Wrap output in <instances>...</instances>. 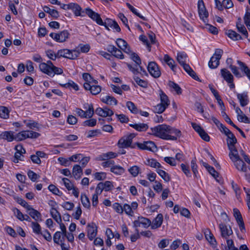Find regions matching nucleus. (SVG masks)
Listing matches in <instances>:
<instances>
[{
    "instance_id": "603ef678",
    "label": "nucleus",
    "mask_w": 250,
    "mask_h": 250,
    "mask_svg": "<svg viewBox=\"0 0 250 250\" xmlns=\"http://www.w3.org/2000/svg\"><path fill=\"white\" fill-rule=\"evenodd\" d=\"M27 138L37 139L41 136V134L32 130H26Z\"/></svg>"
},
{
    "instance_id": "f03ea898",
    "label": "nucleus",
    "mask_w": 250,
    "mask_h": 250,
    "mask_svg": "<svg viewBox=\"0 0 250 250\" xmlns=\"http://www.w3.org/2000/svg\"><path fill=\"white\" fill-rule=\"evenodd\" d=\"M39 68L41 71L50 77H53L55 74H61L63 72L61 68L54 66L50 61H48L46 63H41Z\"/></svg>"
},
{
    "instance_id": "b1692460",
    "label": "nucleus",
    "mask_w": 250,
    "mask_h": 250,
    "mask_svg": "<svg viewBox=\"0 0 250 250\" xmlns=\"http://www.w3.org/2000/svg\"><path fill=\"white\" fill-rule=\"evenodd\" d=\"M0 137L1 138L10 142L15 140V135L14 134V132L13 131H5L2 132Z\"/></svg>"
},
{
    "instance_id": "9b49d317",
    "label": "nucleus",
    "mask_w": 250,
    "mask_h": 250,
    "mask_svg": "<svg viewBox=\"0 0 250 250\" xmlns=\"http://www.w3.org/2000/svg\"><path fill=\"white\" fill-rule=\"evenodd\" d=\"M151 224V222L149 219L139 216L136 220L133 222V227L136 229H138L141 225H142L144 228H147L150 226Z\"/></svg>"
},
{
    "instance_id": "7c9ffc66",
    "label": "nucleus",
    "mask_w": 250,
    "mask_h": 250,
    "mask_svg": "<svg viewBox=\"0 0 250 250\" xmlns=\"http://www.w3.org/2000/svg\"><path fill=\"white\" fill-rule=\"evenodd\" d=\"M226 34L229 38L233 41L242 40L241 36L232 30L229 29L228 30Z\"/></svg>"
},
{
    "instance_id": "a18cd8bd",
    "label": "nucleus",
    "mask_w": 250,
    "mask_h": 250,
    "mask_svg": "<svg viewBox=\"0 0 250 250\" xmlns=\"http://www.w3.org/2000/svg\"><path fill=\"white\" fill-rule=\"evenodd\" d=\"M167 107L163 104L160 103L154 107L153 110L155 113L161 114L163 113Z\"/></svg>"
},
{
    "instance_id": "f257e3e1",
    "label": "nucleus",
    "mask_w": 250,
    "mask_h": 250,
    "mask_svg": "<svg viewBox=\"0 0 250 250\" xmlns=\"http://www.w3.org/2000/svg\"><path fill=\"white\" fill-rule=\"evenodd\" d=\"M147 133L163 140L173 141L177 140L182 135L180 130L165 124L150 128Z\"/></svg>"
},
{
    "instance_id": "ea45409f",
    "label": "nucleus",
    "mask_w": 250,
    "mask_h": 250,
    "mask_svg": "<svg viewBox=\"0 0 250 250\" xmlns=\"http://www.w3.org/2000/svg\"><path fill=\"white\" fill-rule=\"evenodd\" d=\"M156 171L165 182H167L170 180V177L169 174L165 171L162 169H157Z\"/></svg>"
},
{
    "instance_id": "20e7f679",
    "label": "nucleus",
    "mask_w": 250,
    "mask_h": 250,
    "mask_svg": "<svg viewBox=\"0 0 250 250\" xmlns=\"http://www.w3.org/2000/svg\"><path fill=\"white\" fill-rule=\"evenodd\" d=\"M136 134L135 133H130L128 135L124 136L119 139L117 143V146L119 148H135L136 143L132 145V139L135 138Z\"/></svg>"
},
{
    "instance_id": "9d476101",
    "label": "nucleus",
    "mask_w": 250,
    "mask_h": 250,
    "mask_svg": "<svg viewBox=\"0 0 250 250\" xmlns=\"http://www.w3.org/2000/svg\"><path fill=\"white\" fill-rule=\"evenodd\" d=\"M85 14L93 21H95L98 24H103V21L101 18L100 15L94 12L89 7L85 9Z\"/></svg>"
},
{
    "instance_id": "774afa93",
    "label": "nucleus",
    "mask_w": 250,
    "mask_h": 250,
    "mask_svg": "<svg viewBox=\"0 0 250 250\" xmlns=\"http://www.w3.org/2000/svg\"><path fill=\"white\" fill-rule=\"evenodd\" d=\"M131 59L135 62L136 64L140 65L141 63V60L139 56L136 54L135 53L133 52L130 55Z\"/></svg>"
},
{
    "instance_id": "c03bdc74",
    "label": "nucleus",
    "mask_w": 250,
    "mask_h": 250,
    "mask_svg": "<svg viewBox=\"0 0 250 250\" xmlns=\"http://www.w3.org/2000/svg\"><path fill=\"white\" fill-rule=\"evenodd\" d=\"M60 85L65 88H73L75 90L79 89L78 85L71 80L66 83L60 84Z\"/></svg>"
},
{
    "instance_id": "ddd939ff",
    "label": "nucleus",
    "mask_w": 250,
    "mask_h": 250,
    "mask_svg": "<svg viewBox=\"0 0 250 250\" xmlns=\"http://www.w3.org/2000/svg\"><path fill=\"white\" fill-rule=\"evenodd\" d=\"M219 229L222 237L225 239H228V237L232 235L233 233L231 227L230 226L228 227L224 224H220Z\"/></svg>"
},
{
    "instance_id": "c756f323",
    "label": "nucleus",
    "mask_w": 250,
    "mask_h": 250,
    "mask_svg": "<svg viewBox=\"0 0 250 250\" xmlns=\"http://www.w3.org/2000/svg\"><path fill=\"white\" fill-rule=\"evenodd\" d=\"M50 214L52 218L58 223H61L62 221L61 215L60 212L54 208H52L50 210Z\"/></svg>"
},
{
    "instance_id": "39448f33",
    "label": "nucleus",
    "mask_w": 250,
    "mask_h": 250,
    "mask_svg": "<svg viewBox=\"0 0 250 250\" xmlns=\"http://www.w3.org/2000/svg\"><path fill=\"white\" fill-rule=\"evenodd\" d=\"M223 53V51L221 49H216L213 55L211 57L208 65L209 68L214 69L217 68L220 63V60L221 59Z\"/></svg>"
},
{
    "instance_id": "49530a36",
    "label": "nucleus",
    "mask_w": 250,
    "mask_h": 250,
    "mask_svg": "<svg viewBox=\"0 0 250 250\" xmlns=\"http://www.w3.org/2000/svg\"><path fill=\"white\" fill-rule=\"evenodd\" d=\"M126 105L132 113L137 114L139 112V110L133 102L128 101L126 103Z\"/></svg>"
},
{
    "instance_id": "423d86ee",
    "label": "nucleus",
    "mask_w": 250,
    "mask_h": 250,
    "mask_svg": "<svg viewBox=\"0 0 250 250\" xmlns=\"http://www.w3.org/2000/svg\"><path fill=\"white\" fill-rule=\"evenodd\" d=\"M49 36L57 42H63L69 38L70 34L65 30L57 33H51Z\"/></svg>"
},
{
    "instance_id": "7ed1b4c3",
    "label": "nucleus",
    "mask_w": 250,
    "mask_h": 250,
    "mask_svg": "<svg viewBox=\"0 0 250 250\" xmlns=\"http://www.w3.org/2000/svg\"><path fill=\"white\" fill-rule=\"evenodd\" d=\"M83 87L86 90H89L93 95H97L101 91V88L99 85H96L98 83L96 79H84Z\"/></svg>"
},
{
    "instance_id": "1a4fd4ad",
    "label": "nucleus",
    "mask_w": 250,
    "mask_h": 250,
    "mask_svg": "<svg viewBox=\"0 0 250 250\" xmlns=\"http://www.w3.org/2000/svg\"><path fill=\"white\" fill-rule=\"evenodd\" d=\"M73 52H76L75 50H70L67 49H61L58 51L57 56H59V58L64 57L74 60L77 58L78 55L77 54H73Z\"/></svg>"
},
{
    "instance_id": "4468645a",
    "label": "nucleus",
    "mask_w": 250,
    "mask_h": 250,
    "mask_svg": "<svg viewBox=\"0 0 250 250\" xmlns=\"http://www.w3.org/2000/svg\"><path fill=\"white\" fill-rule=\"evenodd\" d=\"M226 63L235 77L240 78L244 76L241 72L239 71L238 68L236 66L232 65V59L230 58H228L226 60Z\"/></svg>"
},
{
    "instance_id": "4d7b16f0",
    "label": "nucleus",
    "mask_w": 250,
    "mask_h": 250,
    "mask_svg": "<svg viewBox=\"0 0 250 250\" xmlns=\"http://www.w3.org/2000/svg\"><path fill=\"white\" fill-rule=\"evenodd\" d=\"M221 76L223 78H233L232 75L226 68L221 69Z\"/></svg>"
},
{
    "instance_id": "13d9d810",
    "label": "nucleus",
    "mask_w": 250,
    "mask_h": 250,
    "mask_svg": "<svg viewBox=\"0 0 250 250\" xmlns=\"http://www.w3.org/2000/svg\"><path fill=\"white\" fill-rule=\"evenodd\" d=\"M140 170L139 167L137 166H132L128 169L130 173L134 177L138 175Z\"/></svg>"
},
{
    "instance_id": "f8f14e48",
    "label": "nucleus",
    "mask_w": 250,
    "mask_h": 250,
    "mask_svg": "<svg viewBox=\"0 0 250 250\" xmlns=\"http://www.w3.org/2000/svg\"><path fill=\"white\" fill-rule=\"evenodd\" d=\"M15 149L16 152L15 153L13 162L15 163H17L19 162V160H23L22 158H23V156L22 154H24L26 152V151L22 147V146L21 145H17L15 146Z\"/></svg>"
},
{
    "instance_id": "bb28decb",
    "label": "nucleus",
    "mask_w": 250,
    "mask_h": 250,
    "mask_svg": "<svg viewBox=\"0 0 250 250\" xmlns=\"http://www.w3.org/2000/svg\"><path fill=\"white\" fill-rule=\"evenodd\" d=\"M236 168L242 172H246L247 171V167L245 163L241 159L236 160L235 162H233Z\"/></svg>"
},
{
    "instance_id": "6ab92c4d",
    "label": "nucleus",
    "mask_w": 250,
    "mask_h": 250,
    "mask_svg": "<svg viewBox=\"0 0 250 250\" xmlns=\"http://www.w3.org/2000/svg\"><path fill=\"white\" fill-rule=\"evenodd\" d=\"M164 61L173 72H175L176 70L179 68L175 64V62L174 60L170 58L169 55L167 54L165 55Z\"/></svg>"
},
{
    "instance_id": "f704fd0d",
    "label": "nucleus",
    "mask_w": 250,
    "mask_h": 250,
    "mask_svg": "<svg viewBox=\"0 0 250 250\" xmlns=\"http://www.w3.org/2000/svg\"><path fill=\"white\" fill-rule=\"evenodd\" d=\"M145 164L152 167L156 168L158 169L163 167L159 162L153 159H147L146 162H145Z\"/></svg>"
},
{
    "instance_id": "412c9836",
    "label": "nucleus",
    "mask_w": 250,
    "mask_h": 250,
    "mask_svg": "<svg viewBox=\"0 0 250 250\" xmlns=\"http://www.w3.org/2000/svg\"><path fill=\"white\" fill-rule=\"evenodd\" d=\"M29 215L35 221H42V215L38 210L31 207L28 210Z\"/></svg>"
},
{
    "instance_id": "37998d69",
    "label": "nucleus",
    "mask_w": 250,
    "mask_h": 250,
    "mask_svg": "<svg viewBox=\"0 0 250 250\" xmlns=\"http://www.w3.org/2000/svg\"><path fill=\"white\" fill-rule=\"evenodd\" d=\"M81 200L83 205L87 208L90 207V203L87 196L84 194H82L81 196Z\"/></svg>"
},
{
    "instance_id": "e433bc0d",
    "label": "nucleus",
    "mask_w": 250,
    "mask_h": 250,
    "mask_svg": "<svg viewBox=\"0 0 250 250\" xmlns=\"http://www.w3.org/2000/svg\"><path fill=\"white\" fill-rule=\"evenodd\" d=\"M160 98L161 101L160 103L168 107L170 104V101L167 95L161 90H160Z\"/></svg>"
},
{
    "instance_id": "2eb2a0df",
    "label": "nucleus",
    "mask_w": 250,
    "mask_h": 250,
    "mask_svg": "<svg viewBox=\"0 0 250 250\" xmlns=\"http://www.w3.org/2000/svg\"><path fill=\"white\" fill-rule=\"evenodd\" d=\"M198 13L200 18L204 20V18H207L208 14L206 10L204 3L203 0H198Z\"/></svg>"
},
{
    "instance_id": "4be33fe9",
    "label": "nucleus",
    "mask_w": 250,
    "mask_h": 250,
    "mask_svg": "<svg viewBox=\"0 0 250 250\" xmlns=\"http://www.w3.org/2000/svg\"><path fill=\"white\" fill-rule=\"evenodd\" d=\"M227 143L229 149H234L235 145L237 143V139L232 133L227 136Z\"/></svg>"
},
{
    "instance_id": "79ce46f5",
    "label": "nucleus",
    "mask_w": 250,
    "mask_h": 250,
    "mask_svg": "<svg viewBox=\"0 0 250 250\" xmlns=\"http://www.w3.org/2000/svg\"><path fill=\"white\" fill-rule=\"evenodd\" d=\"M26 131H21L15 135V140L16 141H21L27 139Z\"/></svg>"
},
{
    "instance_id": "cd10ccee",
    "label": "nucleus",
    "mask_w": 250,
    "mask_h": 250,
    "mask_svg": "<svg viewBox=\"0 0 250 250\" xmlns=\"http://www.w3.org/2000/svg\"><path fill=\"white\" fill-rule=\"evenodd\" d=\"M72 174L76 179H79L83 174V170L80 166L75 165L74 166Z\"/></svg>"
},
{
    "instance_id": "3c124183",
    "label": "nucleus",
    "mask_w": 250,
    "mask_h": 250,
    "mask_svg": "<svg viewBox=\"0 0 250 250\" xmlns=\"http://www.w3.org/2000/svg\"><path fill=\"white\" fill-rule=\"evenodd\" d=\"M87 105L88 108L85 111V115L86 116V118H91L94 113V108L92 104H87Z\"/></svg>"
},
{
    "instance_id": "c85d7f7f",
    "label": "nucleus",
    "mask_w": 250,
    "mask_h": 250,
    "mask_svg": "<svg viewBox=\"0 0 250 250\" xmlns=\"http://www.w3.org/2000/svg\"><path fill=\"white\" fill-rule=\"evenodd\" d=\"M205 236L207 241L211 244L214 245L216 243V241L209 229H206L204 231Z\"/></svg>"
},
{
    "instance_id": "a19ab883",
    "label": "nucleus",
    "mask_w": 250,
    "mask_h": 250,
    "mask_svg": "<svg viewBox=\"0 0 250 250\" xmlns=\"http://www.w3.org/2000/svg\"><path fill=\"white\" fill-rule=\"evenodd\" d=\"M9 116V111L8 109L5 107L0 106V117L3 119H7Z\"/></svg>"
},
{
    "instance_id": "473e14b6",
    "label": "nucleus",
    "mask_w": 250,
    "mask_h": 250,
    "mask_svg": "<svg viewBox=\"0 0 250 250\" xmlns=\"http://www.w3.org/2000/svg\"><path fill=\"white\" fill-rule=\"evenodd\" d=\"M188 56L187 54L184 52H178L177 55V61L181 65L186 64V62Z\"/></svg>"
},
{
    "instance_id": "c9c22d12",
    "label": "nucleus",
    "mask_w": 250,
    "mask_h": 250,
    "mask_svg": "<svg viewBox=\"0 0 250 250\" xmlns=\"http://www.w3.org/2000/svg\"><path fill=\"white\" fill-rule=\"evenodd\" d=\"M110 171L116 175H122L125 172V169L121 166L114 165L111 167Z\"/></svg>"
},
{
    "instance_id": "338daca9",
    "label": "nucleus",
    "mask_w": 250,
    "mask_h": 250,
    "mask_svg": "<svg viewBox=\"0 0 250 250\" xmlns=\"http://www.w3.org/2000/svg\"><path fill=\"white\" fill-rule=\"evenodd\" d=\"M27 175L29 178L33 182H35L38 178H39V176L37 175L34 171L29 170L27 172Z\"/></svg>"
},
{
    "instance_id": "f3484780",
    "label": "nucleus",
    "mask_w": 250,
    "mask_h": 250,
    "mask_svg": "<svg viewBox=\"0 0 250 250\" xmlns=\"http://www.w3.org/2000/svg\"><path fill=\"white\" fill-rule=\"evenodd\" d=\"M87 236L90 240H92L97 235V229L95 224L92 223L87 225Z\"/></svg>"
},
{
    "instance_id": "4c0bfd02",
    "label": "nucleus",
    "mask_w": 250,
    "mask_h": 250,
    "mask_svg": "<svg viewBox=\"0 0 250 250\" xmlns=\"http://www.w3.org/2000/svg\"><path fill=\"white\" fill-rule=\"evenodd\" d=\"M229 150L230 151L229 153V157L232 162H235L236 160L240 159L236 147H234V149Z\"/></svg>"
},
{
    "instance_id": "e2e57ef3",
    "label": "nucleus",
    "mask_w": 250,
    "mask_h": 250,
    "mask_svg": "<svg viewBox=\"0 0 250 250\" xmlns=\"http://www.w3.org/2000/svg\"><path fill=\"white\" fill-rule=\"evenodd\" d=\"M233 211L234 217H235L237 222L243 220L241 214L238 209L234 208L233 209Z\"/></svg>"
},
{
    "instance_id": "69168bd1",
    "label": "nucleus",
    "mask_w": 250,
    "mask_h": 250,
    "mask_svg": "<svg viewBox=\"0 0 250 250\" xmlns=\"http://www.w3.org/2000/svg\"><path fill=\"white\" fill-rule=\"evenodd\" d=\"M13 210L15 215L17 217V218L18 219H19L21 221L24 220V215H23L19 209L17 208H13Z\"/></svg>"
},
{
    "instance_id": "72a5a7b5",
    "label": "nucleus",
    "mask_w": 250,
    "mask_h": 250,
    "mask_svg": "<svg viewBox=\"0 0 250 250\" xmlns=\"http://www.w3.org/2000/svg\"><path fill=\"white\" fill-rule=\"evenodd\" d=\"M44 11L48 13L52 17L57 19L59 17V14L57 10L53 9H51L48 6H44L43 8Z\"/></svg>"
},
{
    "instance_id": "a878e982",
    "label": "nucleus",
    "mask_w": 250,
    "mask_h": 250,
    "mask_svg": "<svg viewBox=\"0 0 250 250\" xmlns=\"http://www.w3.org/2000/svg\"><path fill=\"white\" fill-rule=\"evenodd\" d=\"M237 97L242 106H245L248 104L249 98L247 93H243L242 94L238 93L237 95Z\"/></svg>"
},
{
    "instance_id": "5fc2aeb1",
    "label": "nucleus",
    "mask_w": 250,
    "mask_h": 250,
    "mask_svg": "<svg viewBox=\"0 0 250 250\" xmlns=\"http://www.w3.org/2000/svg\"><path fill=\"white\" fill-rule=\"evenodd\" d=\"M96 119L92 118L84 121L83 123V125L85 126L93 127L96 125Z\"/></svg>"
},
{
    "instance_id": "052dcab7",
    "label": "nucleus",
    "mask_w": 250,
    "mask_h": 250,
    "mask_svg": "<svg viewBox=\"0 0 250 250\" xmlns=\"http://www.w3.org/2000/svg\"><path fill=\"white\" fill-rule=\"evenodd\" d=\"M127 66L129 69L134 75H139V66L137 64H136L134 66H132L131 65L127 63Z\"/></svg>"
},
{
    "instance_id": "0eeeda50",
    "label": "nucleus",
    "mask_w": 250,
    "mask_h": 250,
    "mask_svg": "<svg viewBox=\"0 0 250 250\" xmlns=\"http://www.w3.org/2000/svg\"><path fill=\"white\" fill-rule=\"evenodd\" d=\"M147 68L150 74L154 78H158L160 76L161 73L160 68L155 62H149Z\"/></svg>"
},
{
    "instance_id": "0e129e2a",
    "label": "nucleus",
    "mask_w": 250,
    "mask_h": 250,
    "mask_svg": "<svg viewBox=\"0 0 250 250\" xmlns=\"http://www.w3.org/2000/svg\"><path fill=\"white\" fill-rule=\"evenodd\" d=\"M113 208L115 211L119 214L123 213V206L118 203H115L112 205Z\"/></svg>"
},
{
    "instance_id": "8fccbe9b",
    "label": "nucleus",
    "mask_w": 250,
    "mask_h": 250,
    "mask_svg": "<svg viewBox=\"0 0 250 250\" xmlns=\"http://www.w3.org/2000/svg\"><path fill=\"white\" fill-rule=\"evenodd\" d=\"M31 227L33 229V231L35 233L38 234L42 233L41 227L39 224L37 222H32Z\"/></svg>"
},
{
    "instance_id": "6e6d98bb",
    "label": "nucleus",
    "mask_w": 250,
    "mask_h": 250,
    "mask_svg": "<svg viewBox=\"0 0 250 250\" xmlns=\"http://www.w3.org/2000/svg\"><path fill=\"white\" fill-rule=\"evenodd\" d=\"M26 126L31 129H36L38 130H39V124L34 121H29L28 122L26 123Z\"/></svg>"
},
{
    "instance_id": "bf43d9fd",
    "label": "nucleus",
    "mask_w": 250,
    "mask_h": 250,
    "mask_svg": "<svg viewBox=\"0 0 250 250\" xmlns=\"http://www.w3.org/2000/svg\"><path fill=\"white\" fill-rule=\"evenodd\" d=\"M62 180L63 182L64 185L68 190H72V189L73 188V184L68 178H63Z\"/></svg>"
},
{
    "instance_id": "393cba45",
    "label": "nucleus",
    "mask_w": 250,
    "mask_h": 250,
    "mask_svg": "<svg viewBox=\"0 0 250 250\" xmlns=\"http://www.w3.org/2000/svg\"><path fill=\"white\" fill-rule=\"evenodd\" d=\"M237 62L239 65V68L241 72L245 74L248 78H250V69L246 65L245 63L240 61H237Z\"/></svg>"
},
{
    "instance_id": "5701e85b",
    "label": "nucleus",
    "mask_w": 250,
    "mask_h": 250,
    "mask_svg": "<svg viewBox=\"0 0 250 250\" xmlns=\"http://www.w3.org/2000/svg\"><path fill=\"white\" fill-rule=\"evenodd\" d=\"M236 26L238 32L242 33L247 38L249 35L248 32L245 26L241 23V18L239 17L238 18Z\"/></svg>"
},
{
    "instance_id": "58836bf2",
    "label": "nucleus",
    "mask_w": 250,
    "mask_h": 250,
    "mask_svg": "<svg viewBox=\"0 0 250 250\" xmlns=\"http://www.w3.org/2000/svg\"><path fill=\"white\" fill-rule=\"evenodd\" d=\"M183 67L185 71L189 75V76L192 77V78H198L196 75L195 72L193 71V70L190 67V66L188 64H185L183 65Z\"/></svg>"
},
{
    "instance_id": "2f4dec72",
    "label": "nucleus",
    "mask_w": 250,
    "mask_h": 250,
    "mask_svg": "<svg viewBox=\"0 0 250 250\" xmlns=\"http://www.w3.org/2000/svg\"><path fill=\"white\" fill-rule=\"evenodd\" d=\"M70 9L73 11L75 16H83V15H82L81 13L82 8L78 4L75 3H70Z\"/></svg>"
},
{
    "instance_id": "de8ad7c7",
    "label": "nucleus",
    "mask_w": 250,
    "mask_h": 250,
    "mask_svg": "<svg viewBox=\"0 0 250 250\" xmlns=\"http://www.w3.org/2000/svg\"><path fill=\"white\" fill-rule=\"evenodd\" d=\"M168 85L171 88H172L177 93V94L180 95L182 93V89L178 84L174 82L169 81L168 82Z\"/></svg>"
},
{
    "instance_id": "aec40b11",
    "label": "nucleus",
    "mask_w": 250,
    "mask_h": 250,
    "mask_svg": "<svg viewBox=\"0 0 250 250\" xmlns=\"http://www.w3.org/2000/svg\"><path fill=\"white\" fill-rule=\"evenodd\" d=\"M163 221V215L161 213L157 215L153 220L151 228L152 229H156L161 227Z\"/></svg>"
},
{
    "instance_id": "864d4df0",
    "label": "nucleus",
    "mask_w": 250,
    "mask_h": 250,
    "mask_svg": "<svg viewBox=\"0 0 250 250\" xmlns=\"http://www.w3.org/2000/svg\"><path fill=\"white\" fill-rule=\"evenodd\" d=\"M116 43L117 46L122 50L124 48L128 45L127 42L121 38L117 39L116 41Z\"/></svg>"
},
{
    "instance_id": "680f3d73",
    "label": "nucleus",
    "mask_w": 250,
    "mask_h": 250,
    "mask_svg": "<svg viewBox=\"0 0 250 250\" xmlns=\"http://www.w3.org/2000/svg\"><path fill=\"white\" fill-rule=\"evenodd\" d=\"M123 212L125 211V213L128 215L132 216L133 214V211L131 209V208L130 205L125 204L123 206Z\"/></svg>"
},
{
    "instance_id": "09e8293b",
    "label": "nucleus",
    "mask_w": 250,
    "mask_h": 250,
    "mask_svg": "<svg viewBox=\"0 0 250 250\" xmlns=\"http://www.w3.org/2000/svg\"><path fill=\"white\" fill-rule=\"evenodd\" d=\"M48 189L53 194L61 196L62 193L54 185H50L48 188Z\"/></svg>"
},
{
    "instance_id": "dca6fc26",
    "label": "nucleus",
    "mask_w": 250,
    "mask_h": 250,
    "mask_svg": "<svg viewBox=\"0 0 250 250\" xmlns=\"http://www.w3.org/2000/svg\"><path fill=\"white\" fill-rule=\"evenodd\" d=\"M95 113L99 116L103 117H106L107 116L110 117L114 114L112 110L106 107L103 108L101 107L97 108L95 110Z\"/></svg>"
},
{
    "instance_id": "6e6552de",
    "label": "nucleus",
    "mask_w": 250,
    "mask_h": 250,
    "mask_svg": "<svg viewBox=\"0 0 250 250\" xmlns=\"http://www.w3.org/2000/svg\"><path fill=\"white\" fill-rule=\"evenodd\" d=\"M136 146L142 150L154 151L157 148L155 143L151 141H144L143 143H136Z\"/></svg>"
},
{
    "instance_id": "a211bd4d",
    "label": "nucleus",
    "mask_w": 250,
    "mask_h": 250,
    "mask_svg": "<svg viewBox=\"0 0 250 250\" xmlns=\"http://www.w3.org/2000/svg\"><path fill=\"white\" fill-rule=\"evenodd\" d=\"M129 125L139 132H145L148 130L149 126L147 124L139 123L130 124Z\"/></svg>"
}]
</instances>
